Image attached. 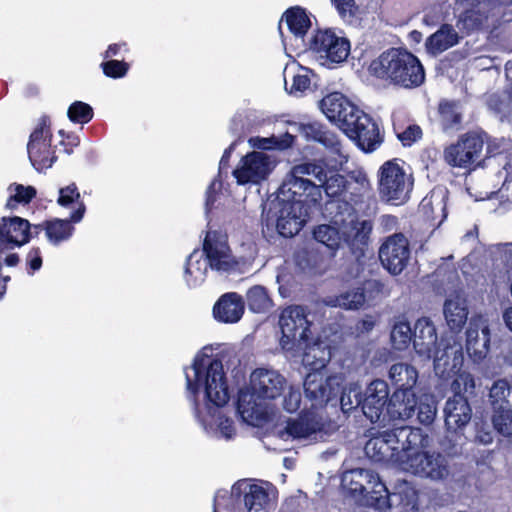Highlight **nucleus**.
Segmentation results:
<instances>
[{
    "mask_svg": "<svg viewBox=\"0 0 512 512\" xmlns=\"http://www.w3.org/2000/svg\"><path fill=\"white\" fill-rule=\"evenodd\" d=\"M321 111L350 139L366 151L375 149L379 130L374 120L340 92H332L320 101Z\"/></svg>",
    "mask_w": 512,
    "mask_h": 512,
    "instance_id": "nucleus-1",
    "label": "nucleus"
},
{
    "mask_svg": "<svg viewBox=\"0 0 512 512\" xmlns=\"http://www.w3.org/2000/svg\"><path fill=\"white\" fill-rule=\"evenodd\" d=\"M194 378L186 373V388L193 402L197 417L200 416L198 396L204 390L205 405L208 412L225 406L229 399V388L222 361L211 355L197 354L192 363Z\"/></svg>",
    "mask_w": 512,
    "mask_h": 512,
    "instance_id": "nucleus-2",
    "label": "nucleus"
},
{
    "mask_svg": "<svg viewBox=\"0 0 512 512\" xmlns=\"http://www.w3.org/2000/svg\"><path fill=\"white\" fill-rule=\"evenodd\" d=\"M368 71L377 79L409 89L419 87L425 80L420 60L405 48L383 51L370 62Z\"/></svg>",
    "mask_w": 512,
    "mask_h": 512,
    "instance_id": "nucleus-3",
    "label": "nucleus"
},
{
    "mask_svg": "<svg viewBox=\"0 0 512 512\" xmlns=\"http://www.w3.org/2000/svg\"><path fill=\"white\" fill-rule=\"evenodd\" d=\"M423 440L422 429L401 426L371 437L364 450L373 461L390 463L402 469L406 454Z\"/></svg>",
    "mask_w": 512,
    "mask_h": 512,
    "instance_id": "nucleus-4",
    "label": "nucleus"
},
{
    "mask_svg": "<svg viewBox=\"0 0 512 512\" xmlns=\"http://www.w3.org/2000/svg\"><path fill=\"white\" fill-rule=\"evenodd\" d=\"M315 167L311 161H303L292 166L290 172L278 188L277 198L280 202L293 204L301 209L311 211L322 199L319 187L304 176L312 175Z\"/></svg>",
    "mask_w": 512,
    "mask_h": 512,
    "instance_id": "nucleus-5",
    "label": "nucleus"
},
{
    "mask_svg": "<svg viewBox=\"0 0 512 512\" xmlns=\"http://www.w3.org/2000/svg\"><path fill=\"white\" fill-rule=\"evenodd\" d=\"M423 437L422 443L406 454L401 470L434 481L448 478L450 475L448 457L438 451L424 450L428 446L429 437L424 433Z\"/></svg>",
    "mask_w": 512,
    "mask_h": 512,
    "instance_id": "nucleus-6",
    "label": "nucleus"
},
{
    "mask_svg": "<svg viewBox=\"0 0 512 512\" xmlns=\"http://www.w3.org/2000/svg\"><path fill=\"white\" fill-rule=\"evenodd\" d=\"M397 158L385 161L379 168L378 193L382 200L394 205L408 201L413 189V177L407 174Z\"/></svg>",
    "mask_w": 512,
    "mask_h": 512,
    "instance_id": "nucleus-7",
    "label": "nucleus"
},
{
    "mask_svg": "<svg viewBox=\"0 0 512 512\" xmlns=\"http://www.w3.org/2000/svg\"><path fill=\"white\" fill-rule=\"evenodd\" d=\"M306 308L300 305H290L284 308L279 316L281 338L279 344L284 351L290 352L301 349L312 340L310 322Z\"/></svg>",
    "mask_w": 512,
    "mask_h": 512,
    "instance_id": "nucleus-8",
    "label": "nucleus"
},
{
    "mask_svg": "<svg viewBox=\"0 0 512 512\" xmlns=\"http://www.w3.org/2000/svg\"><path fill=\"white\" fill-rule=\"evenodd\" d=\"M52 136L51 119L48 115H42L27 143L29 160L38 172L51 168L57 160L51 144Z\"/></svg>",
    "mask_w": 512,
    "mask_h": 512,
    "instance_id": "nucleus-9",
    "label": "nucleus"
},
{
    "mask_svg": "<svg viewBox=\"0 0 512 512\" xmlns=\"http://www.w3.org/2000/svg\"><path fill=\"white\" fill-rule=\"evenodd\" d=\"M446 438L458 443L464 437L465 430L472 419V408L467 397L455 392L449 397L443 409Z\"/></svg>",
    "mask_w": 512,
    "mask_h": 512,
    "instance_id": "nucleus-10",
    "label": "nucleus"
},
{
    "mask_svg": "<svg viewBox=\"0 0 512 512\" xmlns=\"http://www.w3.org/2000/svg\"><path fill=\"white\" fill-rule=\"evenodd\" d=\"M285 423L284 429L280 431L283 440L317 442L327 434L322 418L312 411H301L297 417L288 418Z\"/></svg>",
    "mask_w": 512,
    "mask_h": 512,
    "instance_id": "nucleus-11",
    "label": "nucleus"
},
{
    "mask_svg": "<svg viewBox=\"0 0 512 512\" xmlns=\"http://www.w3.org/2000/svg\"><path fill=\"white\" fill-rule=\"evenodd\" d=\"M309 49L331 63H342L350 54V41L332 29H318L309 42Z\"/></svg>",
    "mask_w": 512,
    "mask_h": 512,
    "instance_id": "nucleus-12",
    "label": "nucleus"
},
{
    "mask_svg": "<svg viewBox=\"0 0 512 512\" xmlns=\"http://www.w3.org/2000/svg\"><path fill=\"white\" fill-rule=\"evenodd\" d=\"M379 260L382 266L394 276L403 272L410 260V245L402 233H395L385 239L379 248Z\"/></svg>",
    "mask_w": 512,
    "mask_h": 512,
    "instance_id": "nucleus-13",
    "label": "nucleus"
},
{
    "mask_svg": "<svg viewBox=\"0 0 512 512\" xmlns=\"http://www.w3.org/2000/svg\"><path fill=\"white\" fill-rule=\"evenodd\" d=\"M483 146L484 140L480 135L467 132L444 149V160L452 167L467 168L480 157Z\"/></svg>",
    "mask_w": 512,
    "mask_h": 512,
    "instance_id": "nucleus-14",
    "label": "nucleus"
},
{
    "mask_svg": "<svg viewBox=\"0 0 512 512\" xmlns=\"http://www.w3.org/2000/svg\"><path fill=\"white\" fill-rule=\"evenodd\" d=\"M490 329L487 320L482 315L470 318L467 330L465 348L473 363H481L490 350Z\"/></svg>",
    "mask_w": 512,
    "mask_h": 512,
    "instance_id": "nucleus-15",
    "label": "nucleus"
},
{
    "mask_svg": "<svg viewBox=\"0 0 512 512\" xmlns=\"http://www.w3.org/2000/svg\"><path fill=\"white\" fill-rule=\"evenodd\" d=\"M286 385V378L273 369L257 368L250 376V386L253 393L263 400H274L280 397Z\"/></svg>",
    "mask_w": 512,
    "mask_h": 512,
    "instance_id": "nucleus-16",
    "label": "nucleus"
},
{
    "mask_svg": "<svg viewBox=\"0 0 512 512\" xmlns=\"http://www.w3.org/2000/svg\"><path fill=\"white\" fill-rule=\"evenodd\" d=\"M203 253L212 270L228 272L237 265L225 241L220 240V233L208 231L203 241Z\"/></svg>",
    "mask_w": 512,
    "mask_h": 512,
    "instance_id": "nucleus-17",
    "label": "nucleus"
},
{
    "mask_svg": "<svg viewBox=\"0 0 512 512\" xmlns=\"http://www.w3.org/2000/svg\"><path fill=\"white\" fill-rule=\"evenodd\" d=\"M333 377L325 371H309L305 376L303 387L305 395L313 403L312 406H323L337 397L339 386H333Z\"/></svg>",
    "mask_w": 512,
    "mask_h": 512,
    "instance_id": "nucleus-18",
    "label": "nucleus"
},
{
    "mask_svg": "<svg viewBox=\"0 0 512 512\" xmlns=\"http://www.w3.org/2000/svg\"><path fill=\"white\" fill-rule=\"evenodd\" d=\"M315 167L313 177L320 183L317 185L327 195L328 199L341 197L346 191L348 181L346 177L340 174L336 166L328 164L324 158L311 161Z\"/></svg>",
    "mask_w": 512,
    "mask_h": 512,
    "instance_id": "nucleus-19",
    "label": "nucleus"
},
{
    "mask_svg": "<svg viewBox=\"0 0 512 512\" xmlns=\"http://www.w3.org/2000/svg\"><path fill=\"white\" fill-rule=\"evenodd\" d=\"M492 0H456L463 7L456 20L457 28L467 35L480 30L488 19Z\"/></svg>",
    "mask_w": 512,
    "mask_h": 512,
    "instance_id": "nucleus-20",
    "label": "nucleus"
},
{
    "mask_svg": "<svg viewBox=\"0 0 512 512\" xmlns=\"http://www.w3.org/2000/svg\"><path fill=\"white\" fill-rule=\"evenodd\" d=\"M269 157L262 153L253 151L241 159V165L233 170V176L240 185L247 183H259L270 173Z\"/></svg>",
    "mask_w": 512,
    "mask_h": 512,
    "instance_id": "nucleus-21",
    "label": "nucleus"
},
{
    "mask_svg": "<svg viewBox=\"0 0 512 512\" xmlns=\"http://www.w3.org/2000/svg\"><path fill=\"white\" fill-rule=\"evenodd\" d=\"M32 238L31 224L27 219L14 216L0 220V253L5 249L20 247Z\"/></svg>",
    "mask_w": 512,
    "mask_h": 512,
    "instance_id": "nucleus-22",
    "label": "nucleus"
},
{
    "mask_svg": "<svg viewBox=\"0 0 512 512\" xmlns=\"http://www.w3.org/2000/svg\"><path fill=\"white\" fill-rule=\"evenodd\" d=\"M386 405L390 411L388 384L384 380L375 379L367 386L363 394L362 411L372 423H376L380 420Z\"/></svg>",
    "mask_w": 512,
    "mask_h": 512,
    "instance_id": "nucleus-23",
    "label": "nucleus"
},
{
    "mask_svg": "<svg viewBox=\"0 0 512 512\" xmlns=\"http://www.w3.org/2000/svg\"><path fill=\"white\" fill-rule=\"evenodd\" d=\"M278 204L279 209L275 213L276 230L281 237L292 238L301 231L311 211L280 201Z\"/></svg>",
    "mask_w": 512,
    "mask_h": 512,
    "instance_id": "nucleus-24",
    "label": "nucleus"
},
{
    "mask_svg": "<svg viewBox=\"0 0 512 512\" xmlns=\"http://www.w3.org/2000/svg\"><path fill=\"white\" fill-rule=\"evenodd\" d=\"M86 212V206L81 203L79 207H76L70 214L68 219L53 218L46 220V227L44 232L47 240L53 245H59L64 241L69 240L75 228L73 224L79 223Z\"/></svg>",
    "mask_w": 512,
    "mask_h": 512,
    "instance_id": "nucleus-25",
    "label": "nucleus"
},
{
    "mask_svg": "<svg viewBox=\"0 0 512 512\" xmlns=\"http://www.w3.org/2000/svg\"><path fill=\"white\" fill-rule=\"evenodd\" d=\"M438 336L433 322L422 317L415 323L413 330V347L415 352L427 359L432 358L436 353Z\"/></svg>",
    "mask_w": 512,
    "mask_h": 512,
    "instance_id": "nucleus-26",
    "label": "nucleus"
},
{
    "mask_svg": "<svg viewBox=\"0 0 512 512\" xmlns=\"http://www.w3.org/2000/svg\"><path fill=\"white\" fill-rule=\"evenodd\" d=\"M233 495L243 497L244 507L248 512H262L269 503V494L265 488L247 481H238L233 485Z\"/></svg>",
    "mask_w": 512,
    "mask_h": 512,
    "instance_id": "nucleus-27",
    "label": "nucleus"
},
{
    "mask_svg": "<svg viewBox=\"0 0 512 512\" xmlns=\"http://www.w3.org/2000/svg\"><path fill=\"white\" fill-rule=\"evenodd\" d=\"M244 313V301L242 297L230 292L222 295L213 307V315L222 323H236Z\"/></svg>",
    "mask_w": 512,
    "mask_h": 512,
    "instance_id": "nucleus-28",
    "label": "nucleus"
},
{
    "mask_svg": "<svg viewBox=\"0 0 512 512\" xmlns=\"http://www.w3.org/2000/svg\"><path fill=\"white\" fill-rule=\"evenodd\" d=\"M464 354L462 347L447 346L441 356H434V370L442 378H450L458 374L463 367Z\"/></svg>",
    "mask_w": 512,
    "mask_h": 512,
    "instance_id": "nucleus-29",
    "label": "nucleus"
},
{
    "mask_svg": "<svg viewBox=\"0 0 512 512\" xmlns=\"http://www.w3.org/2000/svg\"><path fill=\"white\" fill-rule=\"evenodd\" d=\"M437 119L444 132L460 130L463 123L460 101L441 99L437 107Z\"/></svg>",
    "mask_w": 512,
    "mask_h": 512,
    "instance_id": "nucleus-30",
    "label": "nucleus"
},
{
    "mask_svg": "<svg viewBox=\"0 0 512 512\" xmlns=\"http://www.w3.org/2000/svg\"><path fill=\"white\" fill-rule=\"evenodd\" d=\"M324 215L334 225L346 229L348 222H352L357 216L354 207L344 198L335 197L328 199L324 204Z\"/></svg>",
    "mask_w": 512,
    "mask_h": 512,
    "instance_id": "nucleus-31",
    "label": "nucleus"
},
{
    "mask_svg": "<svg viewBox=\"0 0 512 512\" xmlns=\"http://www.w3.org/2000/svg\"><path fill=\"white\" fill-rule=\"evenodd\" d=\"M300 130L308 140L316 141L341 155V142L337 135L329 131L325 125L319 122L303 123L301 124Z\"/></svg>",
    "mask_w": 512,
    "mask_h": 512,
    "instance_id": "nucleus-32",
    "label": "nucleus"
},
{
    "mask_svg": "<svg viewBox=\"0 0 512 512\" xmlns=\"http://www.w3.org/2000/svg\"><path fill=\"white\" fill-rule=\"evenodd\" d=\"M347 227L349 230H344V240L355 250H360L363 253L364 248L367 247L369 237L372 232V223L369 220L358 221L357 216L353 218L352 222H348Z\"/></svg>",
    "mask_w": 512,
    "mask_h": 512,
    "instance_id": "nucleus-33",
    "label": "nucleus"
},
{
    "mask_svg": "<svg viewBox=\"0 0 512 512\" xmlns=\"http://www.w3.org/2000/svg\"><path fill=\"white\" fill-rule=\"evenodd\" d=\"M418 399L414 389H399L390 396V412L399 418L408 419L415 415Z\"/></svg>",
    "mask_w": 512,
    "mask_h": 512,
    "instance_id": "nucleus-34",
    "label": "nucleus"
},
{
    "mask_svg": "<svg viewBox=\"0 0 512 512\" xmlns=\"http://www.w3.org/2000/svg\"><path fill=\"white\" fill-rule=\"evenodd\" d=\"M383 288V283L378 280L366 281L363 288L357 287L341 294L337 298L338 305L344 309H359L366 301L365 290H376L377 292H382Z\"/></svg>",
    "mask_w": 512,
    "mask_h": 512,
    "instance_id": "nucleus-35",
    "label": "nucleus"
},
{
    "mask_svg": "<svg viewBox=\"0 0 512 512\" xmlns=\"http://www.w3.org/2000/svg\"><path fill=\"white\" fill-rule=\"evenodd\" d=\"M443 312L447 325L454 332H459L467 322L468 308L464 299L459 297L446 299Z\"/></svg>",
    "mask_w": 512,
    "mask_h": 512,
    "instance_id": "nucleus-36",
    "label": "nucleus"
},
{
    "mask_svg": "<svg viewBox=\"0 0 512 512\" xmlns=\"http://www.w3.org/2000/svg\"><path fill=\"white\" fill-rule=\"evenodd\" d=\"M459 36L452 25L442 24L440 28L426 40L427 49L438 54L458 44Z\"/></svg>",
    "mask_w": 512,
    "mask_h": 512,
    "instance_id": "nucleus-37",
    "label": "nucleus"
},
{
    "mask_svg": "<svg viewBox=\"0 0 512 512\" xmlns=\"http://www.w3.org/2000/svg\"><path fill=\"white\" fill-rule=\"evenodd\" d=\"M285 21L289 31L301 40L304 39L311 28V20L306 10L300 6L288 8L282 15L281 21Z\"/></svg>",
    "mask_w": 512,
    "mask_h": 512,
    "instance_id": "nucleus-38",
    "label": "nucleus"
},
{
    "mask_svg": "<svg viewBox=\"0 0 512 512\" xmlns=\"http://www.w3.org/2000/svg\"><path fill=\"white\" fill-rule=\"evenodd\" d=\"M304 353L302 363L309 371H324L330 358V352L322 347L321 342H313L309 340L307 345H302Z\"/></svg>",
    "mask_w": 512,
    "mask_h": 512,
    "instance_id": "nucleus-39",
    "label": "nucleus"
},
{
    "mask_svg": "<svg viewBox=\"0 0 512 512\" xmlns=\"http://www.w3.org/2000/svg\"><path fill=\"white\" fill-rule=\"evenodd\" d=\"M389 378L394 391L399 389H414L418 380V371L407 363L393 364L389 369Z\"/></svg>",
    "mask_w": 512,
    "mask_h": 512,
    "instance_id": "nucleus-40",
    "label": "nucleus"
},
{
    "mask_svg": "<svg viewBox=\"0 0 512 512\" xmlns=\"http://www.w3.org/2000/svg\"><path fill=\"white\" fill-rule=\"evenodd\" d=\"M371 478H373V471L360 468L351 470L343 481L347 482V490L352 496L367 498Z\"/></svg>",
    "mask_w": 512,
    "mask_h": 512,
    "instance_id": "nucleus-41",
    "label": "nucleus"
},
{
    "mask_svg": "<svg viewBox=\"0 0 512 512\" xmlns=\"http://www.w3.org/2000/svg\"><path fill=\"white\" fill-rule=\"evenodd\" d=\"M489 398L493 412L512 409V388L506 379L495 381L490 388Z\"/></svg>",
    "mask_w": 512,
    "mask_h": 512,
    "instance_id": "nucleus-42",
    "label": "nucleus"
},
{
    "mask_svg": "<svg viewBox=\"0 0 512 512\" xmlns=\"http://www.w3.org/2000/svg\"><path fill=\"white\" fill-rule=\"evenodd\" d=\"M206 266L198 255V251L194 250L187 258L184 278L189 287H196L202 283L206 275Z\"/></svg>",
    "mask_w": 512,
    "mask_h": 512,
    "instance_id": "nucleus-43",
    "label": "nucleus"
},
{
    "mask_svg": "<svg viewBox=\"0 0 512 512\" xmlns=\"http://www.w3.org/2000/svg\"><path fill=\"white\" fill-rule=\"evenodd\" d=\"M295 136L286 132L283 135L271 136V137H251L249 139V144L257 149L261 150H285L294 144Z\"/></svg>",
    "mask_w": 512,
    "mask_h": 512,
    "instance_id": "nucleus-44",
    "label": "nucleus"
},
{
    "mask_svg": "<svg viewBox=\"0 0 512 512\" xmlns=\"http://www.w3.org/2000/svg\"><path fill=\"white\" fill-rule=\"evenodd\" d=\"M249 309L254 313H266L272 305V299L267 289L261 285L251 287L246 294Z\"/></svg>",
    "mask_w": 512,
    "mask_h": 512,
    "instance_id": "nucleus-45",
    "label": "nucleus"
},
{
    "mask_svg": "<svg viewBox=\"0 0 512 512\" xmlns=\"http://www.w3.org/2000/svg\"><path fill=\"white\" fill-rule=\"evenodd\" d=\"M313 238L318 243L325 245L331 251V254L337 251L341 243L339 229L327 224L315 227L313 230Z\"/></svg>",
    "mask_w": 512,
    "mask_h": 512,
    "instance_id": "nucleus-46",
    "label": "nucleus"
},
{
    "mask_svg": "<svg viewBox=\"0 0 512 512\" xmlns=\"http://www.w3.org/2000/svg\"><path fill=\"white\" fill-rule=\"evenodd\" d=\"M390 337L395 349L404 350L408 348L410 343H413V331L410 323L407 321L397 322L391 330Z\"/></svg>",
    "mask_w": 512,
    "mask_h": 512,
    "instance_id": "nucleus-47",
    "label": "nucleus"
},
{
    "mask_svg": "<svg viewBox=\"0 0 512 512\" xmlns=\"http://www.w3.org/2000/svg\"><path fill=\"white\" fill-rule=\"evenodd\" d=\"M68 119L74 124L85 125L94 117L92 106L83 101H74L67 110Z\"/></svg>",
    "mask_w": 512,
    "mask_h": 512,
    "instance_id": "nucleus-48",
    "label": "nucleus"
},
{
    "mask_svg": "<svg viewBox=\"0 0 512 512\" xmlns=\"http://www.w3.org/2000/svg\"><path fill=\"white\" fill-rule=\"evenodd\" d=\"M14 190L15 193L6 202V208L8 209H15L18 204H29L37 194L33 186H24L22 184H14Z\"/></svg>",
    "mask_w": 512,
    "mask_h": 512,
    "instance_id": "nucleus-49",
    "label": "nucleus"
},
{
    "mask_svg": "<svg viewBox=\"0 0 512 512\" xmlns=\"http://www.w3.org/2000/svg\"><path fill=\"white\" fill-rule=\"evenodd\" d=\"M492 424L499 435L512 437V409L494 411Z\"/></svg>",
    "mask_w": 512,
    "mask_h": 512,
    "instance_id": "nucleus-50",
    "label": "nucleus"
},
{
    "mask_svg": "<svg viewBox=\"0 0 512 512\" xmlns=\"http://www.w3.org/2000/svg\"><path fill=\"white\" fill-rule=\"evenodd\" d=\"M363 394L357 387L343 388L340 394V406L343 412L349 413L358 407L362 408Z\"/></svg>",
    "mask_w": 512,
    "mask_h": 512,
    "instance_id": "nucleus-51",
    "label": "nucleus"
},
{
    "mask_svg": "<svg viewBox=\"0 0 512 512\" xmlns=\"http://www.w3.org/2000/svg\"><path fill=\"white\" fill-rule=\"evenodd\" d=\"M100 67L102 69L103 74L112 79H119L123 78L127 75L130 64L128 62H125L124 60H114L110 59L107 61H103L100 64Z\"/></svg>",
    "mask_w": 512,
    "mask_h": 512,
    "instance_id": "nucleus-52",
    "label": "nucleus"
},
{
    "mask_svg": "<svg viewBox=\"0 0 512 512\" xmlns=\"http://www.w3.org/2000/svg\"><path fill=\"white\" fill-rule=\"evenodd\" d=\"M369 488L367 493V500H370L374 505H380L382 499L387 498L388 489L381 481L379 475L373 471V478L369 481Z\"/></svg>",
    "mask_w": 512,
    "mask_h": 512,
    "instance_id": "nucleus-53",
    "label": "nucleus"
},
{
    "mask_svg": "<svg viewBox=\"0 0 512 512\" xmlns=\"http://www.w3.org/2000/svg\"><path fill=\"white\" fill-rule=\"evenodd\" d=\"M57 203L60 206L67 208L70 207L72 204H76L77 207H79V205L84 202L81 200V195L76 184L71 183L66 187H62L59 189Z\"/></svg>",
    "mask_w": 512,
    "mask_h": 512,
    "instance_id": "nucleus-54",
    "label": "nucleus"
},
{
    "mask_svg": "<svg viewBox=\"0 0 512 512\" xmlns=\"http://www.w3.org/2000/svg\"><path fill=\"white\" fill-rule=\"evenodd\" d=\"M340 17L348 22H352L357 18L359 7L355 0H331Z\"/></svg>",
    "mask_w": 512,
    "mask_h": 512,
    "instance_id": "nucleus-55",
    "label": "nucleus"
},
{
    "mask_svg": "<svg viewBox=\"0 0 512 512\" xmlns=\"http://www.w3.org/2000/svg\"><path fill=\"white\" fill-rule=\"evenodd\" d=\"M453 377L454 380L452 382V387L455 392L464 393H473L475 389V379L473 375L466 371H460L458 374H455Z\"/></svg>",
    "mask_w": 512,
    "mask_h": 512,
    "instance_id": "nucleus-56",
    "label": "nucleus"
},
{
    "mask_svg": "<svg viewBox=\"0 0 512 512\" xmlns=\"http://www.w3.org/2000/svg\"><path fill=\"white\" fill-rule=\"evenodd\" d=\"M254 393L240 390L237 397V410L243 418L252 417L256 403L253 401Z\"/></svg>",
    "mask_w": 512,
    "mask_h": 512,
    "instance_id": "nucleus-57",
    "label": "nucleus"
},
{
    "mask_svg": "<svg viewBox=\"0 0 512 512\" xmlns=\"http://www.w3.org/2000/svg\"><path fill=\"white\" fill-rule=\"evenodd\" d=\"M423 136L422 129L417 124L407 126L403 131L397 132V138L404 147H410Z\"/></svg>",
    "mask_w": 512,
    "mask_h": 512,
    "instance_id": "nucleus-58",
    "label": "nucleus"
},
{
    "mask_svg": "<svg viewBox=\"0 0 512 512\" xmlns=\"http://www.w3.org/2000/svg\"><path fill=\"white\" fill-rule=\"evenodd\" d=\"M415 414H417V419L420 423L430 425L436 417V407L428 403L420 402L417 405Z\"/></svg>",
    "mask_w": 512,
    "mask_h": 512,
    "instance_id": "nucleus-59",
    "label": "nucleus"
},
{
    "mask_svg": "<svg viewBox=\"0 0 512 512\" xmlns=\"http://www.w3.org/2000/svg\"><path fill=\"white\" fill-rule=\"evenodd\" d=\"M43 264L41 250L39 247H32L26 255L28 274L33 275Z\"/></svg>",
    "mask_w": 512,
    "mask_h": 512,
    "instance_id": "nucleus-60",
    "label": "nucleus"
},
{
    "mask_svg": "<svg viewBox=\"0 0 512 512\" xmlns=\"http://www.w3.org/2000/svg\"><path fill=\"white\" fill-rule=\"evenodd\" d=\"M301 393L298 389L290 388L288 393L284 396L283 408L289 413H294L300 408Z\"/></svg>",
    "mask_w": 512,
    "mask_h": 512,
    "instance_id": "nucleus-61",
    "label": "nucleus"
},
{
    "mask_svg": "<svg viewBox=\"0 0 512 512\" xmlns=\"http://www.w3.org/2000/svg\"><path fill=\"white\" fill-rule=\"evenodd\" d=\"M218 429L226 439H231L236 433L234 421L224 415L219 416Z\"/></svg>",
    "mask_w": 512,
    "mask_h": 512,
    "instance_id": "nucleus-62",
    "label": "nucleus"
},
{
    "mask_svg": "<svg viewBox=\"0 0 512 512\" xmlns=\"http://www.w3.org/2000/svg\"><path fill=\"white\" fill-rule=\"evenodd\" d=\"M242 140L241 138L233 141L223 152V155L219 161V174H221L224 171H227V169L230 167V158L234 150L236 149L238 143H240Z\"/></svg>",
    "mask_w": 512,
    "mask_h": 512,
    "instance_id": "nucleus-63",
    "label": "nucleus"
},
{
    "mask_svg": "<svg viewBox=\"0 0 512 512\" xmlns=\"http://www.w3.org/2000/svg\"><path fill=\"white\" fill-rule=\"evenodd\" d=\"M310 78L306 74H295L292 79L291 92H304L310 86Z\"/></svg>",
    "mask_w": 512,
    "mask_h": 512,
    "instance_id": "nucleus-64",
    "label": "nucleus"
}]
</instances>
